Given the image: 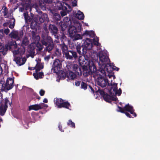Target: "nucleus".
<instances>
[{"label": "nucleus", "instance_id": "nucleus-1", "mask_svg": "<svg viewBox=\"0 0 160 160\" xmlns=\"http://www.w3.org/2000/svg\"><path fill=\"white\" fill-rule=\"evenodd\" d=\"M85 60L84 61L83 57L82 56L79 57L78 62L81 65L83 66V69L84 72L88 74H93L94 76L99 75V77L97 79V84L102 87H105L107 84L108 86L111 87L110 89V92L112 95H120L122 93L120 88L117 90V84L113 82L112 80H111V82L108 81L107 79L104 78L102 77L103 76L99 71H97L96 66L93 62L90 60L87 55L84 56Z\"/></svg>", "mask_w": 160, "mask_h": 160}, {"label": "nucleus", "instance_id": "nucleus-2", "mask_svg": "<svg viewBox=\"0 0 160 160\" xmlns=\"http://www.w3.org/2000/svg\"><path fill=\"white\" fill-rule=\"evenodd\" d=\"M71 23V25L69 26L68 32L70 37L73 38V40H77L82 38V36H89L91 37H94L95 35L93 31H88L86 30L82 35L79 34H75L76 32H79L81 30V25L78 22H76V23H72L71 21L68 22V24Z\"/></svg>", "mask_w": 160, "mask_h": 160}, {"label": "nucleus", "instance_id": "nucleus-3", "mask_svg": "<svg viewBox=\"0 0 160 160\" xmlns=\"http://www.w3.org/2000/svg\"><path fill=\"white\" fill-rule=\"evenodd\" d=\"M24 15L25 21L32 22L31 25L34 27H36L38 24L43 22L45 20H47L48 18L47 15L45 13L36 15L33 17V14L31 13V16H29L28 12H26L24 13Z\"/></svg>", "mask_w": 160, "mask_h": 160}, {"label": "nucleus", "instance_id": "nucleus-4", "mask_svg": "<svg viewBox=\"0 0 160 160\" xmlns=\"http://www.w3.org/2000/svg\"><path fill=\"white\" fill-rule=\"evenodd\" d=\"M99 57L98 71L102 73L103 76H105L106 73L105 69L108 66V62H110V60L106 54L102 51H100Z\"/></svg>", "mask_w": 160, "mask_h": 160}, {"label": "nucleus", "instance_id": "nucleus-5", "mask_svg": "<svg viewBox=\"0 0 160 160\" xmlns=\"http://www.w3.org/2000/svg\"><path fill=\"white\" fill-rule=\"evenodd\" d=\"M32 35L33 41L30 44L28 50V52L32 55L35 54V49L37 51H40L43 48V46L39 42L40 39L39 36L36 35L35 32H32Z\"/></svg>", "mask_w": 160, "mask_h": 160}, {"label": "nucleus", "instance_id": "nucleus-6", "mask_svg": "<svg viewBox=\"0 0 160 160\" xmlns=\"http://www.w3.org/2000/svg\"><path fill=\"white\" fill-rule=\"evenodd\" d=\"M98 39L96 37L92 39L88 38H86V39H83L82 41V54H85L88 50L91 49L92 47V44H93L97 46H98Z\"/></svg>", "mask_w": 160, "mask_h": 160}, {"label": "nucleus", "instance_id": "nucleus-7", "mask_svg": "<svg viewBox=\"0 0 160 160\" xmlns=\"http://www.w3.org/2000/svg\"><path fill=\"white\" fill-rule=\"evenodd\" d=\"M42 39L41 40L42 44L46 46L44 50L48 52H50L53 48V44L52 39L51 37L45 34H42Z\"/></svg>", "mask_w": 160, "mask_h": 160}, {"label": "nucleus", "instance_id": "nucleus-8", "mask_svg": "<svg viewBox=\"0 0 160 160\" xmlns=\"http://www.w3.org/2000/svg\"><path fill=\"white\" fill-rule=\"evenodd\" d=\"M118 111L125 113L126 115L129 118L131 117H136L137 116L136 113L134 112V110L133 107L128 104L126 105L123 108L119 107H118Z\"/></svg>", "mask_w": 160, "mask_h": 160}, {"label": "nucleus", "instance_id": "nucleus-9", "mask_svg": "<svg viewBox=\"0 0 160 160\" xmlns=\"http://www.w3.org/2000/svg\"><path fill=\"white\" fill-rule=\"evenodd\" d=\"M19 47L18 46V48H16L12 51L14 58V60L16 62V63L18 66H20L24 64L26 62V59L25 58H21L20 57H17L16 55L18 54L21 55L24 53L25 52L24 49L22 50H20L19 48Z\"/></svg>", "mask_w": 160, "mask_h": 160}, {"label": "nucleus", "instance_id": "nucleus-10", "mask_svg": "<svg viewBox=\"0 0 160 160\" xmlns=\"http://www.w3.org/2000/svg\"><path fill=\"white\" fill-rule=\"evenodd\" d=\"M17 43L16 42H11L10 44L6 45L4 47L0 44V52L4 55H5L8 49H12V51H13V49L15 50L16 47H17Z\"/></svg>", "mask_w": 160, "mask_h": 160}, {"label": "nucleus", "instance_id": "nucleus-11", "mask_svg": "<svg viewBox=\"0 0 160 160\" xmlns=\"http://www.w3.org/2000/svg\"><path fill=\"white\" fill-rule=\"evenodd\" d=\"M112 69L116 71H118L119 70V68L115 66L113 63H109L108 66V67H106L105 69L106 75H107V72L108 73V76L109 78H110L112 77L113 79L114 80L115 78V77L114 75L113 74L112 72Z\"/></svg>", "mask_w": 160, "mask_h": 160}, {"label": "nucleus", "instance_id": "nucleus-12", "mask_svg": "<svg viewBox=\"0 0 160 160\" xmlns=\"http://www.w3.org/2000/svg\"><path fill=\"white\" fill-rule=\"evenodd\" d=\"M109 92H110V91ZM96 93H99L101 95L103 96L104 100L107 102H110L112 100L116 101L117 99L116 97H113L112 96H115L117 95V94L116 95H111V93L110 92V93L111 96L107 94H105L103 91L100 90H98V91H97L96 92ZM119 96V95H118V96Z\"/></svg>", "mask_w": 160, "mask_h": 160}, {"label": "nucleus", "instance_id": "nucleus-13", "mask_svg": "<svg viewBox=\"0 0 160 160\" xmlns=\"http://www.w3.org/2000/svg\"><path fill=\"white\" fill-rule=\"evenodd\" d=\"M54 102L59 108L64 107L69 109L70 107L69 103L68 102H64L60 98H55L54 99Z\"/></svg>", "mask_w": 160, "mask_h": 160}, {"label": "nucleus", "instance_id": "nucleus-14", "mask_svg": "<svg viewBox=\"0 0 160 160\" xmlns=\"http://www.w3.org/2000/svg\"><path fill=\"white\" fill-rule=\"evenodd\" d=\"M55 7L56 8L60 9L61 8L64 9L65 8L68 12H70L71 11V7L66 3L63 2L61 3L60 1H57L55 2Z\"/></svg>", "mask_w": 160, "mask_h": 160}, {"label": "nucleus", "instance_id": "nucleus-15", "mask_svg": "<svg viewBox=\"0 0 160 160\" xmlns=\"http://www.w3.org/2000/svg\"><path fill=\"white\" fill-rule=\"evenodd\" d=\"M66 67L68 69L72 70L73 72L78 74H79V72H81V69L78 68V65L73 63L71 62H68L67 63Z\"/></svg>", "mask_w": 160, "mask_h": 160}, {"label": "nucleus", "instance_id": "nucleus-16", "mask_svg": "<svg viewBox=\"0 0 160 160\" xmlns=\"http://www.w3.org/2000/svg\"><path fill=\"white\" fill-rule=\"evenodd\" d=\"M23 33L22 31H12L9 34V36L12 38L17 40V42L20 40L23 35Z\"/></svg>", "mask_w": 160, "mask_h": 160}, {"label": "nucleus", "instance_id": "nucleus-17", "mask_svg": "<svg viewBox=\"0 0 160 160\" xmlns=\"http://www.w3.org/2000/svg\"><path fill=\"white\" fill-rule=\"evenodd\" d=\"M62 65L60 61L58 59H55L53 62L52 68L53 72L58 73L61 71Z\"/></svg>", "mask_w": 160, "mask_h": 160}, {"label": "nucleus", "instance_id": "nucleus-18", "mask_svg": "<svg viewBox=\"0 0 160 160\" xmlns=\"http://www.w3.org/2000/svg\"><path fill=\"white\" fill-rule=\"evenodd\" d=\"M64 55L67 59H72L73 58L76 59L78 58L77 53L74 51H68L64 54Z\"/></svg>", "mask_w": 160, "mask_h": 160}, {"label": "nucleus", "instance_id": "nucleus-19", "mask_svg": "<svg viewBox=\"0 0 160 160\" xmlns=\"http://www.w3.org/2000/svg\"><path fill=\"white\" fill-rule=\"evenodd\" d=\"M14 80L11 78H8L7 79L5 83H4V87L5 90H9L12 89L13 86Z\"/></svg>", "mask_w": 160, "mask_h": 160}, {"label": "nucleus", "instance_id": "nucleus-20", "mask_svg": "<svg viewBox=\"0 0 160 160\" xmlns=\"http://www.w3.org/2000/svg\"><path fill=\"white\" fill-rule=\"evenodd\" d=\"M17 43V45L18 46L17 47H16V48H18V46H19V49H20V50L22 51L23 49H24L25 50L24 46H26L28 44V38L26 37H25L23 39L22 43V46H20V45L19 44H18V42H15Z\"/></svg>", "mask_w": 160, "mask_h": 160}, {"label": "nucleus", "instance_id": "nucleus-21", "mask_svg": "<svg viewBox=\"0 0 160 160\" xmlns=\"http://www.w3.org/2000/svg\"><path fill=\"white\" fill-rule=\"evenodd\" d=\"M71 71L68 70L66 75H65V73H63V77H64V75H65L69 79H74L76 78V75L78 74L77 73L72 72Z\"/></svg>", "mask_w": 160, "mask_h": 160}, {"label": "nucleus", "instance_id": "nucleus-22", "mask_svg": "<svg viewBox=\"0 0 160 160\" xmlns=\"http://www.w3.org/2000/svg\"><path fill=\"white\" fill-rule=\"evenodd\" d=\"M71 21L72 23H76V22H72L70 20H69V21H68V23H66L65 22L66 21H65V20H64V22H60L59 24L62 30V31H64L65 30V29L66 28V27L68 26V24L69 25V26L71 25V23H69V24H68V22Z\"/></svg>", "mask_w": 160, "mask_h": 160}, {"label": "nucleus", "instance_id": "nucleus-23", "mask_svg": "<svg viewBox=\"0 0 160 160\" xmlns=\"http://www.w3.org/2000/svg\"><path fill=\"white\" fill-rule=\"evenodd\" d=\"M75 14L76 18L79 20H82L84 18V16L83 13L80 10H78Z\"/></svg>", "mask_w": 160, "mask_h": 160}, {"label": "nucleus", "instance_id": "nucleus-24", "mask_svg": "<svg viewBox=\"0 0 160 160\" xmlns=\"http://www.w3.org/2000/svg\"><path fill=\"white\" fill-rule=\"evenodd\" d=\"M40 107L39 104L31 105L28 107V110L29 111L31 110L37 111L40 109Z\"/></svg>", "mask_w": 160, "mask_h": 160}, {"label": "nucleus", "instance_id": "nucleus-25", "mask_svg": "<svg viewBox=\"0 0 160 160\" xmlns=\"http://www.w3.org/2000/svg\"><path fill=\"white\" fill-rule=\"evenodd\" d=\"M102 51V50H98L97 52H96L95 51H92L91 52V54H90V55L92 58L95 59L96 58L98 57V55L99 56L98 53L99 54L100 51Z\"/></svg>", "mask_w": 160, "mask_h": 160}, {"label": "nucleus", "instance_id": "nucleus-26", "mask_svg": "<svg viewBox=\"0 0 160 160\" xmlns=\"http://www.w3.org/2000/svg\"><path fill=\"white\" fill-rule=\"evenodd\" d=\"M49 30L53 34H55L58 31L57 27L54 25H50L49 26Z\"/></svg>", "mask_w": 160, "mask_h": 160}, {"label": "nucleus", "instance_id": "nucleus-27", "mask_svg": "<svg viewBox=\"0 0 160 160\" xmlns=\"http://www.w3.org/2000/svg\"><path fill=\"white\" fill-rule=\"evenodd\" d=\"M33 76L36 79L38 80L39 78H42L43 73L42 72L34 73H33Z\"/></svg>", "mask_w": 160, "mask_h": 160}, {"label": "nucleus", "instance_id": "nucleus-28", "mask_svg": "<svg viewBox=\"0 0 160 160\" xmlns=\"http://www.w3.org/2000/svg\"><path fill=\"white\" fill-rule=\"evenodd\" d=\"M4 67L5 70L7 71L8 69V67L5 64L2 63L0 65V75H1L2 72V67Z\"/></svg>", "mask_w": 160, "mask_h": 160}, {"label": "nucleus", "instance_id": "nucleus-29", "mask_svg": "<svg viewBox=\"0 0 160 160\" xmlns=\"http://www.w3.org/2000/svg\"><path fill=\"white\" fill-rule=\"evenodd\" d=\"M43 68V64L41 63H38L35 66V69L36 71H39Z\"/></svg>", "mask_w": 160, "mask_h": 160}, {"label": "nucleus", "instance_id": "nucleus-30", "mask_svg": "<svg viewBox=\"0 0 160 160\" xmlns=\"http://www.w3.org/2000/svg\"><path fill=\"white\" fill-rule=\"evenodd\" d=\"M61 48L64 55V54L66 53L68 51V47L66 45L64 44H63L62 45Z\"/></svg>", "mask_w": 160, "mask_h": 160}, {"label": "nucleus", "instance_id": "nucleus-31", "mask_svg": "<svg viewBox=\"0 0 160 160\" xmlns=\"http://www.w3.org/2000/svg\"><path fill=\"white\" fill-rule=\"evenodd\" d=\"M4 82L3 81L0 82V91H3L5 90V88L4 87Z\"/></svg>", "mask_w": 160, "mask_h": 160}, {"label": "nucleus", "instance_id": "nucleus-32", "mask_svg": "<svg viewBox=\"0 0 160 160\" xmlns=\"http://www.w3.org/2000/svg\"><path fill=\"white\" fill-rule=\"evenodd\" d=\"M68 124L72 127L75 128V123L71 120H69L68 122Z\"/></svg>", "mask_w": 160, "mask_h": 160}, {"label": "nucleus", "instance_id": "nucleus-33", "mask_svg": "<svg viewBox=\"0 0 160 160\" xmlns=\"http://www.w3.org/2000/svg\"><path fill=\"white\" fill-rule=\"evenodd\" d=\"M63 9L65 10H65H62L60 12V13L61 14V15L62 16H65V15H66L67 12H68L67 11V10H66V9L65 8H64Z\"/></svg>", "mask_w": 160, "mask_h": 160}, {"label": "nucleus", "instance_id": "nucleus-34", "mask_svg": "<svg viewBox=\"0 0 160 160\" xmlns=\"http://www.w3.org/2000/svg\"><path fill=\"white\" fill-rule=\"evenodd\" d=\"M39 106H40V109H41L44 108H47L48 106L47 104H44L43 103H39Z\"/></svg>", "mask_w": 160, "mask_h": 160}, {"label": "nucleus", "instance_id": "nucleus-35", "mask_svg": "<svg viewBox=\"0 0 160 160\" xmlns=\"http://www.w3.org/2000/svg\"><path fill=\"white\" fill-rule=\"evenodd\" d=\"M81 87L84 90H85L87 89V85L85 83H84L83 82H82L81 83Z\"/></svg>", "mask_w": 160, "mask_h": 160}, {"label": "nucleus", "instance_id": "nucleus-36", "mask_svg": "<svg viewBox=\"0 0 160 160\" xmlns=\"http://www.w3.org/2000/svg\"><path fill=\"white\" fill-rule=\"evenodd\" d=\"M80 47L79 46H77V51L80 54H82V52L80 51Z\"/></svg>", "mask_w": 160, "mask_h": 160}, {"label": "nucleus", "instance_id": "nucleus-37", "mask_svg": "<svg viewBox=\"0 0 160 160\" xmlns=\"http://www.w3.org/2000/svg\"><path fill=\"white\" fill-rule=\"evenodd\" d=\"M45 93V91L42 90L41 89L39 91V94L41 96H42L44 95Z\"/></svg>", "mask_w": 160, "mask_h": 160}, {"label": "nucleus", "instance_id": "nucleus-38", "mask_svg": "<svg viewBox=\"0 0 160 160\" xmlns=\"http://www.w3.org/2000/svg\"><path fill=\"white\" fill-rule=\"evenodd\" d=\"M15 21V20H13V22L12 23H11L9 26V27L11 29L13 28L15 24L14 23V22Z\"/></svg>", "mask_w": 160, "mask_h": 160}, {"label": "nucleus", "instance_id": "nucleus-39", "mask_svg": "<svg viewBox=\"0 0 160 160\" xmlns=\"http://www.w3.org/2000/svg\"><path fill=\"white\" fill-rule=\"evenodd\" d=\"M9 29L8 28H7L5 29L4 32L6 35H7L9 32Z\"/></svg>", "mask_w": 160, "mask_h": 160}, {"label": "nucleus", "instance_id": "nucleus-40", "mask_svg": "<svg viewBox=\"0 0 160 160\" xmlns=\"http://www.w3.org/2000/svg\"><path fill=\"white\" fill-rule=\"evenodd\" d=\"M80 82L79 81H76L75 82V84L76 86H79L80 85Z\"/></svg>", "mask_w": 160, "mask_h": 160}, {"label": "nucleus", "instance_id": "nucleus-41", "mask_svg": "<svg viewBox=\"0 0 160 160\" xmlns=\"http://www.w3.org/2000/svg\"><path fill=\"white\" fill-rule=\"evenodd\" d=\"M50 56L49 55L45 57L44 59L48 61L50 58Z\"/></svg>", "mask_w": 160, "mask_h": 160}, {"label": "nucleus", "instance_id": "nucleus-42", "mask_svg": "<svg viewBox=\"0 0 160 160\" xmlns=\"http://www.w3.org/2000/svg\"><path fill=\"white\" fill-rule=\"evenodd\" d=\"M3 32L0 31V38H1L3 37Z\"/></svg>", "mask_w": 160, "mask_h": 160}, {"label": "nucleus", "instance_id": "nucleus-43", "mask_svg": "<svg viewBox=\"0 0 160 160\" xmlns=\"http://www.w3.org/2000/svg\"><path fill=\"white\" fill-rule=\"evenodd\" d=\"M45 2H46L49 3L52 2V0H45Z\"/></svg>", "mask_w": 160, "mask_h": 160}, {"label": "nucleus", "instance_id": "nucleus-44", "mask_svg": "<svg viewBox=\"0 0 160 160\" xmlns=\"http://www.w3.org/2000/svg\"><path fill=\"white\" fill-rule=\"evenodd\" d=\"M43 102L45 103H47L48 102V100L47 99L44 98L43 100Z\"/></svg>", "mask_w": 160, "mask_h": 160}, {"label": "nucleus", "instance_id": "nucleus-45", "mask_svg": "<svg viewBox=\"0 0 160 160\" xmlns=\"http://www.w3.org/2000/svg\"><path fill=\"white\" fill-rule=\"evenodd\" d=\"M89 87H90V88L91 91H92V92L93 93H94V90H93V89L90 86H89Z\"/></svg>", "mask_w": 160, "mask_h": 160}, {"label": "nucleus", "instance_id": "nucleus-46", "mask_svg": "<svg viewBox=\"0 0 160 160\" xmlns=\"http://www.w3.org/2000/svg\"><path fill=\"white\" fill-rule=\"evenodd\" d=\"M55 15L56 16H57L58 17V19H59V18H60V16H59V15L58 14H57V13H55Z\"/></svg>", "mask_w": 160, "mask_h": 160}, {"label": "nucleus", "instance_id": "nucleus-47", "mask_svg": "<svg viewBox=\"0 0 160 160\" xmlns=\"http://www.w3.org/2000/svg\"><path fill=\"white\" fill-rule=\"evenodd\" d=\"M58 128H59L60 130L61 131H63L61 129V128H62V126H61L59 125L58 126Z\"/></svg>", "mask_w": 160, "mask_h": 160}, {"label": "nucleus", "instance_id": "nucleus-48", "mask_svg": "<svg viewBox=\"0 0 160 160\" xmlns=\"http://www.w3.org/2000/svg\"><path fill=\"white\" fill-rule=\"evenodd\" d=\"M56 34H57V33L55 34H55L54 36L56 38H58V36Z\"/></svg>", "mask_w": 160, "mask_h": 160}, {"label": "nucleus", "instance_id": "nucleus-49", "mask_svg": "<svg viewBox=\"0 0 160 160\" xmlns=\"http://www.w3.org/2000/svg\"><path fill=\"white\" fill-rule=\"evenodd\" d=\"M3 8H4V9H5V13H6L7 12L6 10V9H7L6 8V7H3Z\"/></svg>", "mask_w": 160, "mask_h": 160}, {"label": "nucleus", "instance_id": "nucleus-50", "mask_svg": "<svg viewBox=\"0 0 160 160\" xmlns=\"http://www.w3.org/2000/svg\"><path fill=\"white\" fill-rule=\"evenodd\" d=\"M23 10V8H22L20 9V11L22 12Z\"/></svg>", "mask_w": 160, "mask_h": 160}, {"label": "nucleus", "instance_id": "nucleus-51", "mask_svg": "<svg viewBox=\"0 0 160 160\" xmlns=\"http://www.w3.org/2000/svg\"><path fill=\"white\" fill-rule=\"evenodd\" d=\"M45 9V8L44 6L42 8V9L43 10H44Z\"/></svg>", "mask_w": 160, "mask_h": 160}, {"label": "nucleus", "instance_id": "nucleus-52", "mask_svg": "<svg viewBox=\"0 0 160 160\" xmlns=\"http://www.w3.org/2000/svg\"><path fill=\"white\" fill-rule=\"evenodd\" d=\"M67 18V20H68V18H67V17H65V18Z\"/></svg>", "mask_w": 160, "mask_h": 160}, {"label": "nucleus", "instance_id": "nucleus-53", "mask_svg": "<svg viewBox=\"0 0 160 160\" xmlns=\"http://www.w3.org/2000/svg\"><path fill=\"white\" fill-rule=\"evenodd\" d=\"M85 25H86V26H88V24H87V23H85Z\"/></svg>", "mask_w": 160, "mask_h": 160}, {"label": "nucleus", "instance_id": "nucleus-54", "mask_svg": "<svg viewBox=\"0 0 160 160\" xmlns=\"http://www.w3.org/2000/svg\"><path fill=\"white\" fill-rule=\"evenodd\" d=\"M27 6H28V7L29 8H30H30H29V5H27Z\"/></svg>", "mask_w": 160, "mask_h": 160}, {"label": "nucleus", "instance_id": "nucleus-55", "mask_svg": "<svg viewBox=\"0 0 160 160\" xmlns=\"http://www.w3.org/2000/svg\"><path fill=\"white\" fill-rule=\"evenodd\" d=\"M25 9H26V10H28V7H26V8H25Z\"/></svg>", "mask_w": 160, "mask_h": 160}, {"label": "nucleus", "instance_id": "nucleus-56", "mask_svg": "<svg viewBox=\"0 0 160 160\" xmlns=\"http://www.w3.org/2000/svg\"><path fill=\"white\" fill-rule=\"evenodd\" d=\"M63 72L62 71H61V73H63Z\"/></svg>", "mask_w": 160, "mask_h": 160}, {"label": "nucleus", "instance_id": "nucleus-57", "mask_svg": "<svg viewBox=\"0 0 160 160\" xmlns=\"http://www.w3.org/2000/svg\"><path fill=\"white\" fill-rule=\"evenodd\" d=\"M12 0H10V2H11Z\"/></svg>", "mask_w": 160, "mask_h": 160}, {"label": "nucleus", "instance_id": "nucleus-58", "mask_svg": "<svg viewBox=\"0 0 160 160\" xmlns=\"http://www.w3.org/2000/svg\"><path fill=\"white\" fill-rule=\"evenodd\" d=\"M31 11V8H30V11Z\"/></svg>", "mask_w": 160, "mask_h": 160}, {"label": "nucleus", "instance_id": "nucleus-59", "mask_svg": "<svg viewBox=\"0 0 160 160\" xmlns=\"http://www.w3.org/2000/svg\"><path fill=\"white\" fill-rule=\"evenodd\" d=\"M1 44V43H0V44Z\"/></svg>", "mask_w": 160, "mask_h": 160}]
</instances>
